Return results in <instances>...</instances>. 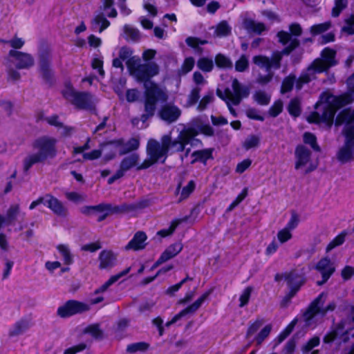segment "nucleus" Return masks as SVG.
Masks as SVG:
<instances>
[{
  "label": "nucleus",
  "instance_id": "51",
  "mask_svg": "<svg viewBox=\"0 0 354 354\" xmlns=\"http://www.w3.org/2000/svg\"><path fill=\"white\" fill-rule=\"evenodd\" d=\"M295 80V77L292 75H289L286 78L284 79L281 86V93H285L286 92L290 91L293 86L294 82Z\"/></svg>",
  "mask_w": 354,
  "mask_h": 354
},
{
  "label": "nucleus",
  "instance_id": "40",
  "mask_svg": "<svg viewBox=\"0 0 354 354\" xmlns=\"http://www.w3.org/2000/svg\"><path fill=\"white\" fill-rule=\"evenodd\" d=\"M197 66L203 71L209 72L212 70L214 64L212 59L202 57L198 61Z\"/></svg>",
  "mask_w": 354,
  "mask_h": 354
},
{
  "label": "nucleus",
  "instance_id": "61",
  "mask_svg": "<svg viewBox=\"0 0 354 354\" xmlns=\"http://www.w3.org/2000/svg\"><path fill=\"white\" fill-rule=\"evenodd\" d=\"M304 141L305 143L309 144L315 150H319V147L316 144V138L313 134L305 133L304 135Z\"/></svg>",
  "mask_w": 354,
  "mask_h": 354
},
{
  "label": "nucleus",
  "instance_id": "35",
  "mask_svg": "<svg viewBox=\"0 0 354 354\" xmlns=\"http://www.w3.org/2000/svg\"><path fill=\"white\" fill-rule=\"evenodd\" d=\"M65 197L67 200L75 203H80L86 200V195L77 192H66Z\"/></svg>",
  "mask_w": 354,
  "mask_h": 354
},
{
  "label": "nucleus",
  "instance_id": "48",
  "mask_svg": "<svg viewBox=\"0 0 354 354\" xmlns=\"http://www.w3.org/2000/svg\"><path fill=\"white\" fill-rule=\"evenodd\" d=\"M84 332L85 333L90 334L95 338H99L102 336V332L100 329L99 325L97 324H91L84 328Z\"/></svg>",
  "mask_w": 354,
  "mask_h": 354
},
{
  "label": "nucleus",
  "instance_id": "28",
  "mask_svg": "<svg viewBox=\"0 0 354 354\" xmlns=\"http://www.w3.org/2000/svg\"><path fill=\"white\" fill-rule=\"evenodd\" d=\"M212 152L213 149H205L194 151L192 154L194 158L192 162L194 163L196 161H200L201 162L206 163L208 160L213 158Z\"/></svg>",
  "mask_w": 354,
  "mask_h": 354
},
{
  "label": "nucleus",
  "instance_id": "64",
  "mask_svg": "<svg viewBox=\"0 0 354 354\" xmlns=\"http://www.w3.org/2000/svg\"><path fill=\"white\" fill-rule=\"evenodd\" d=\"M195 61L194 58L189 57H187L182 66L181 71L183 73H187L191 71L194 66Z\"/></svg>",
  "mask_w": 354,
  "mask_h": 354
},
{
  "label": "nucleus",
  "instance_id": "38",
  "mask_svg": "<svg viewBox=\"0 0 354 354\" xmlns=\"http://www.w3.org/2000/svg\"><path fill=\"white\" fill-rule=\"evenodd\" d=\"M346 236V232H342L337 236H335L327 245L326 251L328 252L335 248L341 245L345 241V237Z\"/></svg>",
  "mask_w": 354,
  "mask_h": 354
},
{
  "label": "nucleus",
  "instance_id": "23",
  "mask_svg": "<svg viewBox=\"0 0 354 354\" xmlns=\"http://www.w3.org/2000/svg\"><path fill=\"white\" fill-rule=\"evenodd\" d=\"M115 209H113L109 204H100L96 206H85L81 209V212L84 214H91L94 212H99L102 213V215L99 216L97 220L99 221H102L106 216L111 212H116Z\"/></svg>",
  "mask_w": 354,
  "mask_h": 354
},
{
  "label": "nucleus",
  "instance_id": "58",
  "mask_svg": "<svg viewBox=\"0 0 354 354\" xmlns=\"http://www.w3.org/2000/svg\"><path fill=\"white\" fill-rule=\"evenodd\" d=\"M27 328V324L25 322H18L10 330V333L11 335H19L23 333Z\"/></svg>",
  "mask_w": 354,
  "mask_h": 354
},
{
  "label": "nucleus",
  "instance_id": "49",
  "mask_svg": "<svg viewBox=\"0 0 354 354\" xmlns=\"http://www.w3.org/2000/svg\"><path fill=\"white\" fill-rule=\"evenodd\" d=\"M149 347V345L145 342H137L129 345L127 351L129 353H133L138 351H145Z\"/></svg>",
  "mask_w": 354,
  "mask_h": 354
},
{
  "label": "nucleus",
  "instance_id": "55",
  "mask_svg": "<svg viewBox=\"0 0 354 354\" xmlns=\"http://www.w3.org/2000/svg\"><path fill=\"white\" fill-rule=\"evenodd\" d=\"M347 3V0H335V6L332 11L333 16L337 17L342 10L346 7Z\"/></svg>",
  "mask_w": 354,
  "mask_h": 354
},
{
  "label": "nucleus",
  "instance_id": "34",
  "mask_svg": "<svg viewBox=\"0 0 354 354\" xmlns=\"http://www.w3.org/2000/svg\"><path fill=\"white\" fill-rule=\"evenodd\" d=\"M140 142L138 139L131 138L127 143L124 144L121 140V154H124L131 151L136 150L139 147Z\"/></svg>",
  "mask_w": 354,
  "mask_h": 354
},
{
  "label": "nucleus",
  "instance_id": "17",
  "mask_svg": "<svg viewBox=\"0 0 354 354\" xmlns=\"http://www.w3.org/2000/svg\"><path fill=\"white\" fill-rule=\"evenodd\" d=\"M209 292H206L203 294L197 300H196L192 305L187 306L186 308L181 310L179 313L176 314L171 321L166 323L167 326H169L172 324L176 323L182 317L187 314H192L195 313L204 303L209 295Z\"/></svg>",
  "mask_w": 354,
  "mask_h": 354
},
{
  "label": "nucleus",
  "instance_id": "62",
  "mask_svg": "<svg viewBox=\"0 0 354 354\" xmlns=\"http://www.w3.org/2000/svg\"><path fill=\"white\" fill-rule=\"evenodd\" d=\"M299 223V218L297 214L294 213L291 215L290 220L286 224L285 228L288 229L290 231L295 230Z\"/></svg>",
  "mask_w": 354,
  "mask_h": 354
},
{
  "label": "nucleus",
  "instance_id": "16",
  "mask_svg": "<svg viewBox=\"0 0 354 354\" xmlns=\"http://www.w3.org/2000/svg\"><path fill=\"white\" fill-rule=\"evenodd\" d=\"M295 169H304L306 172L311 171L316 168V165L310 160V151L304 146L300 145L295 150Z\"/></svg>",
  "mask_w": 354,
  "mask_h": 354
},
{
  "label": "nucleus",
  "instance_id": "36",
  "mask_svg": "<svg viewBox=\"0 0 354 354\" xmlns=\"http://www.w3.org/2000/svg\"><path fill=\"white\" fill-rule=\"evenodd\" d=\"M272 330V326L268 324L260 329L258 334L254 337V341L257 344H261L266 338L270 335Z\"/></svg>",
  "mask_w": 354,
  "mask_h": 354
},
{
  "label": "nucleus",
  "instance_id": "25",
  "mask_svg": "<svg viewBox=\"0 0 354 354\" xmlns=\"http://www.w3.org/2000/svg\"><path fill=\"white\" fill-rule=\"evenodd\" d=\"M147 240V236L142 232H137L133 237V239L129 242L125 246L126 250H142L145 246V241Z\"/></svg>",
  "mask_w": 354,
  "mask_h": 354
},
{
  "label": "nucleus",
  "instance_id": "19",
  "mask_svg": "<svg viewBox=\"0 0 354 354\" xmlns=\"http://www.w3.org/2000/svg\"><path fill=\"white\" fill-rule=\"evenodd\" d=\"M158 114L162 120L171 123L178 120L181 114V111L177 106L168 104L161 108Z\"/></svg>",
  "mask_w": 354,
  "mask_h": 354
},
{
  "label": "nucleus",
  "instance_id": "4",
  "mask_svg": "<svg viewBox=\"0 0 354 354\" xmlns=\"http://www.w3.org/2000/svg\"><path fill=\"white\" fill-rule=\"evenodd\" d=\"M133 51L127 46H123L119 50V57L122 61L126 62L127 66L130 74L140 82H150L149 79L158 73L159 69L156 64L153 62L141 63L138 56H133Z\"/></svg>",
  "mask_w": 354,
  "mask_h": 354
},
{
  "label": "nucleus",
  "instance_id": "22",
  "mask_svg": "<svg viewBox=\"0 0 354 354\" xmlns=\"http://www.w3.org/2000/svg\"><path fill=\"white\" fill-rule=\"evenodd\" d=\"M183 249V245L180 243H176L169 245L161 254L160 258L154 263L151 269H155L160 264L176 257Z\"/></svg>",
  "mask_w": 354,
  "mask_h": 354
},
{
  "label": "nucleus",
  "instance_id": "20",
  "mask_svg": "<svg viewBox=\"0 0 354 354\" xmlns=\"http://www.w3.org/2000/svg\"><path fill=\"white\" fill-rule=\"evenodd\" d=\"M315 268L321 273L323 279L322 282H318L319 285L325 283L335 270L334 263L328 258L322 259L316 265Z\"/></svg>",
  "mask_w": 354,
  "mask_h": 354
},
{
  "label": "nucleus",
  "instance_id": "2",
  "mask_svg": "<svg viewBox=\"0 0 354 354\" xmlns=\"http://www.w3.org/2000/svg\"><path fill=\"white\" fill-rule=\"evenodd\" d=\"M354 100L353 93H346L335 96L328 92L324 93L316 103V111L308 117V121L313 123L324 122L330 127L333 124L335 112L339 108L351 103Z\"/></svg>",
  "mask_w": 354,
  "mask_h": 354
},
{
  "label": "nucleus",
  "instance_id": "46",
  "mask_svg": "<svg viewBox=\"0 0 354 354\" xmlns=\"http://www.w3.org/2000/svg\"><path fill=\"white\" fill-rule=\"evenodd\" d=\"M201 88L198 86L194 88L188 95L187 106H192L198 100L200 97Z\"/></svg>",
  "mask_w": 354,
  "mask_h": 354
},
{
  "label": "nucleus",
  "instance_id": "47",
  "mask_svg": "<svg viewBox=\"0 0 354 354\" xmlns=\"http://www.w3.org/2000/svg\"><path fill=\"white\" fill-rule=\"evenodd\" d=\"M214 93L213 92H209L199 102L197 109L200 111L205 110L207 105L213 102Z\"/></svg>",
  "mask_w": 354,
  "mask_h": 354
},
{
  "label": "nucleus",
  "instance_id": "11",
  "mask_svg": "<svg viewBox=\"0 0 354 354\" xmlns=\"http://www.w3.org/2000/svg\"><path fill=\"white\" fill-rule=\"evenodd\" d=\"M113 6V0H102L100 12L96 15L92 21L91 26L93 30L102 32L109 26L110 22L104 17V15L109 17H115L117 16V11Z\"/></svg>",
  "mask_w": 354,
  "mask_h": 354
},
{
  "label": "nucleus",
  "instance_id": "18",
  "mask_svg": "<svg viewBox=\"0 0 354 354\" xmlns=\"http://www.w3.org/2000/svg\"><path fill=\"white\" fill-rule=\"evenodd\" d=\"M100 146L105 162L112 160L118 153L121 154V140L111 141Z\"/></svg>",
  "mask_w": 354,
  "mask_h": 354
},
{
  "label": "nucleus",
  "instance_id": "59",
  "mask_svg": "<svg viewBox=\"0 0 354 354\" xmlns=\"http://www.w3.org/2000/svg\"><path fill=\"white\" fill-rule=\"evenodd\" d=\"M248 67V60L245 55H243L236 61L235 64V69L236 71L243 72Z\"/></svg>",
  "mask_w": 354,
  "mask_h": 354
},
{
  "label": "nucleus",
  "instance_id": "27",
  "mask_svg": "<svg viewBox=\"0 0 354 354\" xmlns=\"http://www.w3.org/2000/svg\"><path fill=\"white\" fill-rule=\"evenodd\" d=\"M242 26L243 28L247 30L249 32L260 34L266 30V27L263 24L257 22L252 19H245L243 21Z\"/></svg>",
  "mask_w": 354,
  "mask_h": 354
},
{
  "label": "nucleus",
  "instance_id": "6",
  "mask_svg": "<svg viewBox=\"0 0 354 354\" xmlns=\"http://www.w3.org/2000/svg\"><path fill=\"white\" fill-rule=\"evenodd\" d=\"M335 56V50L325 48L322 52V58L315 59L307 70L301 73L296 82L297 89H301L303 84H306L314 79L317 73H322L335 65L336 64Z\"/></svg>",
  "mask_w": 354,
  "mask_h": 354
},
{
  "label": "nucleus",
  "instance_id": "26",
  "mask_svg": "<svg viewBox=\"0 0 354 354\" xmlns=\"http://www.w3.org/2000/svg\"><path fill=\"white\" fill-rule=\"evenodd\" d=\"M131 270V267L127 268L124 270L120 272L119 273L111 276L109 279L106 281L103 285H102L99 288H97L95 292V294H99L106 291L110 286L118 281L120 279L127 275Z\"/></svg>",
  "mask_w": 354,
  "mask_h": 354
},
{
  "label": "nucleus",
  "instance_id": "9",
  "mask_svg": "<svg viewBox=\"0 0 354 354\" xmlns=\"http://www.w3.org/2000/svg\"><path fill=\"white\" fill-rule=\"evenodd\" d=\"M62 94L68 102L80 109L91 110L97 102L90 93L76 92L70 84H66Z\"/></svg>",
  "mask_w": 354,
  "mask_h": 354
},
{
  "label": "nucleus",
  "instance_id": "45",
  "mask_svg": "<svg viewBox=\"0 0 354 354\" xmlns=\"http://www.w3.org/2000/svg\"><path fill=\"white\" fill-rule=\"evenodd\" d=\"M277 237L279 243L283 244L292 239V234L288 229L283 227L277 232Z\"/></svg>",
  "mask_w": 354,
  "mask_h": 354
},
{
  "label": "nucleus",
  "instance_id": "41",
  "mask_svg": "<svg viewBox=\"0 0 354 354\" xmlns=\"http://www.w3.org/2000/svg\"><path fill=\"white\" fill-rule=\"evenodd\" d=\"M343 328L344 327L342 326H339L337 328V330H333L330 333L326 334L324 339V342L330 343V342H333V340H335L339 335L344 334L347 330H344Z\"/></svg>",
  "mask_w": 354,
  "mask_h": 354
},
{
  "label": "nucleus",
  "instance_id": "50",
  "mask_svg": "<svg viewBox=\"0 0 354 354\" xmlns=\"http://www.w3.org/2000/svg\"><path fill=\"white\" fill-rule=\"evenodd\" d=\"M252 292V287H247L245 288L242 293L240 295L239 301H240V307H243L244 306L247 305L249 299L250 298L251 294Z\"/></svg>",
  "mask_w": 354,
  "mask_h": 354
},
{
  "label": "nucleus",
  "instance_id": "7",
  "mask_svg": "<svg viewBox=\"0 0 354 354\" xmlns=\"http://www.w3.org/2000/svg\"><path fill=\"white\" fill-rule=\"evenodd\" d=\"M144 86L145 88V113L141 116L142 124L140 128H146L147 127V124H145V122L154 114L156 103L164 102L167 101L168 97L166 91L153 82H145Z\"/></svg>",
  "mask_w": 354,
  "mask_h": 354
},
{
  "label": "nucleus",
  "instance_id": "15",
  "mask_svg": "<svg viewBox=\"0 0 354 354\" xmlns=\"http://www.w3.org/2000/svg\"><path fill=\"white\" fill-rule=\"evenodd\" d=\"M8 62L19 69H27L34 64V59L30 54L16 50L9 51Z\"/></svg>",
  "mask_w": 354,
  "mask_h": 354
},
{
  "label": "nucleus",
  "instance_id": "43",
  "mask_svg": "<svg viewBox=\"0 0 354 354\" xmlns=\"http://www.w3.org/2000/svg\"><path fill=\"white\" fill-rule=\"evenodd\" d=\"M297 322V319H294L287 326L286 328L280 333L278 335L277 339L279 342H283L293 330V328Z\"/></svg>",
  "mask_w": 354,
  "mask_h": 354
},
{
  "label": "nucleus",
  "instance_id": "52",
  "mask_svg": "<svg viewBox=\"0 0 354 354\" xmlns=\"http://www.w3.org/2000/svg\"><path fill=\"white\" fill-rule=\"evenodd\" d=\"M342 32L348 35L354 34V15H351L345 19V24L342 28Z\"/></svg>",
  "mask_w": 354,
  "mask_h": 354
},
{
  "label": "nucleus",
  "instance_id": "44",
  "mask_svg": "<svg viewBox=\"0 0 354 354\" xmlns=\"http://www.w3.org/2000/svg\"><path fill=\"white\" fill-rule=\"evenodd\" d=\"M215 62L219 68H231L232 66L230 59L222 54H218L216 56Z\"/></svg>",
  "mask_w": 354,
  "mask_h": 354
},
{
  "label": "nucleus",
  "instance_id": "57",
  "mask_svg": "<svg viewBox=\"0 0 354 354\" xmlns=\"http://www.w3.org/2000/svg\"><path fill=\"white\" fill-rule=\"evenodd\" d=\"M180 223V220L173 221L168 229H163L162 230H160L158 232V234L162 237H165L171 234Z\"/></svg>",
  "mask_w": 354,
  "mask_h": 354
},
{
  "label": "nucleus",
  "instance_id": "30",
  "mask_svg": "<svg viewBox=\"0 0 354 354\" xmlns=\"http://www.w3.org/2000/svg\"><path fill=\"white\" fill-rule=\"evenodd\" d=\"M123 37L127 41H138L140 37V34L137 28L130 25H125L123 27Z\"/></svg>",
  "mask_w": 354,
  "mask_h": 354
},
{
  "label": "nucleus",
  "instance_id": "56",
  "mask_svg": "<svg viewBox=\"0 0 354 354\" xmlns=\"http://www.w3.org/2000/svg\"><path fill=\"white\" fill-rule=\"evenodd\" d=\"M289 113L294 116H298L300 114V104L297 99H293L290 101L288 106Z\"/></svg>",
  "mask_w": 354,
  "mask_h": 354
},
{
  "label": "nucleus",
  "instance_id": "54",
  "mask_svg": "<svg viewBox=\"0 0 354 354\" xmlns=\"http://www.w3.org/2000/svg\"><path fill=\"white\" fill-rule=\"evenodd\" d=\"M57 131L62 137L66 138L71 136L75 132V128L72 126L64 125L62 123Z\"/></svg>",
  "mask_w": 354,
  "mask_h": 354
},
{
  "label": "nucleus",
  "instance_id": "42",
  "mask_svg": "<svg viewBox=\"0 0 354 354\" xmlns=\"http://www.w3.org/2000/svg\"><path fill=\"white\" fill-rule=\"evenodd\" d=\"M254 100L261 105H266L270 102V96L264 91H258L254 94Z\"/></svg>",
  "mask_w": 354,
  "mask_h": 354
},
{
  "label": "nucleus",
  "instance_id": "3",
  "mask_svg": "<svg viewBox=\"0 0 354 354\" xmlns=\"http://www.w3.org/2000/svg\"><path fill=\"white\" fill-rule=\"evenodd\" d=\"M279 41L287 47L281 52H276L273 54L272 59L267 57L258 55L253 57V62L255 64L262 68H265L268 74L265 76H259L258 82L261 84H266L270 81L272 77V73H270L272 68H279L280 67V61L283 54H289L295 48H296L299 41L297 38H292L288 32L280 31L277 35Z\"/></svg>",
  "mask_w": 354,
  "mask_h": 354
},
{
  "label": "nucleus",
  "instance_id": "12",
  "mask_svg": "<svg viewBox=\"0 0 354 354\" xmlns=\"http://www.w3.org/2000/svg\"><path fill=\"white\" fill-rule=\"evenodd\" d=\"M344 122V133L346 137L344 146L338 152L337 158L342 162H347L354 158V126Z\"/></svg>",
  "mask_w": 354,
  "mask_h": 354
},
{
  "label": "nucleus",
  "instance_id": "39",
  "mask_svg": "<svg viewBox=\"0 0 354 354\" xmlns=\"http://www.w3.org/2000/svg\"><path fill=\"white\" fill-rule=\"evenodd\" d=\"M331 26L330 21L319 24L311 26L310 32L313 35H319L327 31Z\"/></svg>",
  "mask_w": 354,
  "mask_h": 354
},
{
  "label": "nucleus",
  "instance_id": "63",
  "mask_svg": "<svg viewBox=\"0 0 354 354\" xmlns=\"http://www.w3.org/2000/svg\"><path fill=\"white\" fill-rule=\"evenodd\" d=\"M282 109H283L282 102L280 100L277 101L270 107V111H269L270 115L272 117H276L282 111Z\"/></svg>",
  "mask_w": 354,
  "mask_h": 354
},
{
  "label": "nucleus",
  "instance_id": "37",
  "mask_svg": "<svg viewBox=\"0 0 354 354\" xmlns=\"http://www.w3.org/2000/svg\"><path fill=\"white\" fill-rule=\"evenodd\" d=\"M19 212V205H13L10 207L8 209L6 216L4 218V222H6L7 224H11L13 221L15 219L16 216Z\"/></svg>",
  "mask_w": 354,
  "mask_h": 354
},
{
  "label": "nucleus",
  "instance_id": "32",
  "mask_svg": "<svg viewBox=\"0 0 354 354\" xmlns=\"http://www.w3.org/2000/svg\"><path fill=\"white\" fill-rule=\"evenodd\" d=\"M57 250L62 257L64 264L70 265L73 263V255L68 245L64 244L58 245Z\"/></svg>",
  "mask_w": 354,
  "mask_h": 354
},
{
  "label": "nucleus",
  "instance_id": "14",
  "mask_svg": "<svg viewBox=\"0 0 354 354\" xmlns=\"http://www.w3.org/2000/svg\"><path fill=\"white\" fill-rule=\"evenodd\" d=\"M90 310V304L77 300H69L57 309V314L61 317H68L76 314H81Z\"/></svg>",
  "mask_w": 354,
  "mask_h": 354
},
{
  "label": "nucleus",
  "instance_id": "31",
  "mask_svg": "<svg viewBox=\"0 0 354 354\" xmlns=\"http://www.w3.org/2000/svg\"><path fill=\"white\" fill-rule=\"evenodd\" d=\"M263 324V319H257L255 322L251 324L246 333L247 339L254 341V337L258 334Z\"/></svg>",
  "mask_w": 354,
  "mask_h": 354
},
{
  "label": "nucleus",
  "instance_id": "5",
  "mask_svg": "<svg viewBox=\"0 0 354 354\" xmlns=\"http://www.w3.org/2000/svg\"><path fill=\"white\" fill-rule=\"evenodd\" d=\"M57 142L56 138L48 135L36 138L32 143L34 152L24 159V169L27 171L34 164L55 158L57 153Z\"/></svg>",
  "mask_w": 354,
  "mask_h": 354
},
{
  "label": "nucleus",
  "instance_id": "8",
  "mask_svg": "<svg viewBox=\"0 0 354 354\" xmlns=\"http://www.w3.org/2000/svg\"><path fill=\"white\" fill-rule=\"evenodd\" d=\"M232 87V90L226 88L223 92L218 88L216 93L220 98L226 102L230 112L235 116L236 112L234 109L232 108V105H238L242 98L248 96L250 91L248 86H242L236 79L233 80Z\"/></svg>",
  "mask_w": 354,
  "mask_h": 354
},
{
  "label": "nucleus",
  "instance_id": "24",
  "mask_svg": "<svg viewBox=\"0 0 354 354\" xmlns=\"http://www.w3.org/2000/svg\"><path fill=\"white\" fill-rule=\"evenodd\" d=\"M44 205L59 216L66 214V209L63 203L51 194H46L44 196Z\"/></svg>",
  "mask_w": 354,
  "mask_h": 354
},
{
  "label": "nucleus",
  "instance_id": "13",
  "mask_svg": "<svg viewBox=\"0 0 354 354\" xmlns=\"http://www.w3.org/2000/svg\"><path fill=\"white\" fill-rule=\"evenodd\" d=\"M305 274L304 268H297L286 275L285 280L290 288V292L285 298L287 301L294 297L304 283Z\"/></svg>",
  "mask_w": 354,
  "mask_h": 354
},
{
  "label": "nucleus",
  "instance_id": "10",
  "mask_svg": "<svg viewBox=\"0 0 354 354\" xmlns=\"http://www.w3.org/2000/svg\"><path fill=\"white\" fill-rule=\"evenodd\" d=\"M326 299V294H320L310 305L306 312L303 315L306 325L310 326L313 319L317 317H323L328 311H332L335 308V303L332 302L326 306H324Z\"/></svg>",
  "mask_w": 354,
  "mask_h": 354
},
{
  "label": "nucleus",
  "instance_id": "33",
  "mask_svg": "<svg viewBox=\"0 0 354 354\" xmlns=\"http://www.w3.org/2000/svg\"><path fill=\"white\" fill-rule=\"evenodd\" d=\"M214 28V35L216 37H225L231 32V27L225 21L220 22Z\"/></svg>",
  "mask_w": 354,
  "mask_h": 354
},
{
  "label": "nucleus",
  "instance_id": "1",
  "mask_svg": "<svg viewBox=\"0 0 354 354\" xmlns=\"http://www.w3.org/2000/svg\"><path fill=\"white\" fill-rule=\"evenodd\" d=\"M174 130L178 133L176 138H173L171 132H170L169 134L162 136L160 142L153 139L148 141L147 151L149 158L142 163H139V156L136 153L124 157L121 161L120 169L109 178L108 183H113L115 180L122 178L127 171L134 167L137 170H141L149 167L158 161L164 162L169 153H182L180 159L183 161L191 151L190 148L186 147L187 145L194 141L199 142L198 140L194 139L195 136L199 133L206 136L213 134L212 128L209 124L204 122L201 118L193 119L189 127L178 124L172 131Z\"/></svg>",
  "mask_w": 354,
  "mask_h": 354
},
{
  "label": "nucleus",
  "instance_id": "60",
  "mask_svg": "<svg viewBox=\"0 0 354 354\" xmlns=\"http://www.w3.org/2000/svg\"><path fill=\"white\" fill-rule=\"evenodd\" d=\"M252 165V160L249 158L244 159L241 162H239L236 167V172L238 174H242L246 171Z\"/></svg>",
  "mask_w": 354,
  "mask_h": 354
},
{
  "label": "nucleus",
  "instance_id": "21",
  "mask_svg": "<svg viewBox=\"0 0 354 354\" xmlns=\"http://www.w3.org/2000/svg\"><path fill=\"white\" fill-rule=\"evenodd\" d=\"M118 254L112 250H102L99 255V268L100 269H111L117 263Z\"/></svg>",
  "mask_w": 354,
  "mask_h": 354
},
{
  "label": "nucleus",
  "instance_id": "29",
  "mask_svg": "<svg viewBox=\"0 0 354 354\" xmlns=\"http://www.w3.org/2000/svg\"><path fill=\"white\" fill-rule=\"evenodd\" d=\"M344 122L353 123L352 124L354 126V111H351L348 110H344L337 115L336 120H335V124L336 125H342ZM353 131H354V127H353Z\"/></svg>",
  "mask_w": 354,
  "mask_h": 354
},
{
  "label": "nucleus",
  "instance_id": "53",
  "mask_svg": "<svg viewBox=\"0 0 354 354\" xmlns=\"http://www.w3.org/2000/svg\"><path fill=\"white\" fill-rule=\"evenodd\" d=\"M259 144V138L255 136H250L245 139L243 147L246 150H249L252 148L257 147Z\"/></svg>",
  "mask_w": 354,
  "mask_h": 354
}]
</instances>
